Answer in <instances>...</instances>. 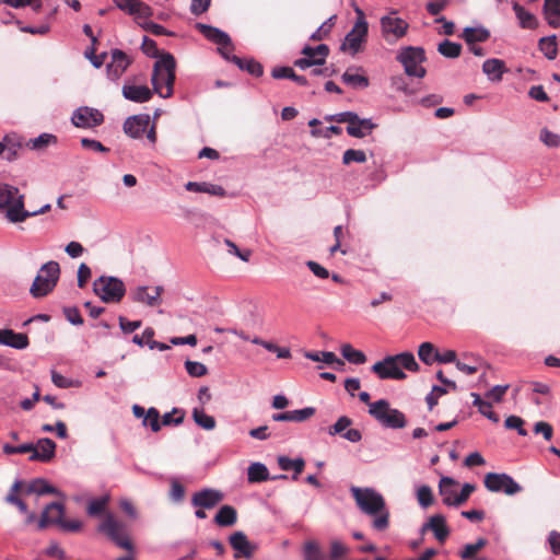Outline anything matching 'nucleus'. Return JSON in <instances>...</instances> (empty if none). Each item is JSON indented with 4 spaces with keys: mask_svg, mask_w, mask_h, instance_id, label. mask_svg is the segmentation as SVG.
Segmentation results:
<instances>
[{
    "mask_svg": "<svg viewBox=\"0 0 560 560\" xmlns=\"http://www.w3.org/2000/svg\"><path fill=\"white\" fill-rule=\"evenodd\" d=\"M186 189L189 191L206 192V194L219 196V197L226 196V191L222 186L210 184V183L188 182L186 184Z\"/></svg>",
    "mask_w": 560,
    "mask_h": 560,
    "instance_id": "31",
    "label": "nucleus"
},
{
    "mask_svg": "<svg viewBox=\"0 0 560 560\" xmlns=\"http://www.w3.org/2000/svg\"><path fill=\"white\" fill-rule=\"evenodd\" d=\"M401 368L410 372H417L419 370V364L411 352L387 355L382 361L374 363L371 370L381 380H405L407 375Z\"/></svg>",
    "mask_w": 560,
    "mask_h": 560,
    "instance_id": "2",
    "label": "nucleus"
},
{
    "mask_svg": "<svg viewBox=\"0 0 560 560\" xmlns=\"http://www.w3.org/2000/svg\"><path fill=\"white\" fill-rule=\"evenodd\" d=\"M540 140L548 147H558L560 144V137L546 128L540 132Z\"/></svg>",
    "mask_w": 560,
    "mask_h": 560,
    "instance_id": "63",
    "label": "nucleus"
},
{
    "mask_svg": "<svg viewBox=\"0 0 560 560\" xmlns=\"http://www.w3.org/2000/svg\"><path fill=\"white\" fill-rule=\"evenodd\" d=\"M545 15L560 16V0H545Z\"/></svg>",
    "mask_w": 560,
    "mask_h": 560,
    "instance_id": "64",
    "label": "nucleus"
},
{
    "mask_svg": "<svg viewBox=\"0 0 560 560\" xmlns=\"http://www.w3.org/2000/svg\"><path fill=\"white\" fill-rule=\"evenodd\" d=\"M332 28V24H329L328 22H324L312 35L311 40L317 42L323 40L330 34Z\"/></svg>",
    "mask_w": 560,
    "mask_h": 560,
    "instance_id": "62",
    "label": "nucleus"
},
{
    "mask_svg": "<svg viewBox=\"0 0 560 560\" xmlns=\"http://www.w3.org/2000/svg\"><path fill=\"white\" fill-rule=\"evenodd\" d=\"M483 483L491 492L502 491L508 495H513L522 491V487L506 474L488 472Z\"/></svg>",
    "mask_w": 560,
    "mask_h": 560,
    "instance_id": "11",
    "label": "nucleus"
},
{
    "mask_svg": "<svg viewBox=\"0 0 560 560\" xmlns=\"http://www.w3.org/2000/svg\"><path fill=\"white\" fill-rule=\"evenodd\" d=\"M376 125L371 119H362L358 117V120L352 126H347V132L349 136L354 138H363L369 135Z\"/></svg>",
    "mask_w": 560,
    "mask_h": 560,
    "instance_id": "32",
    "label": "nucleus"
},
{
    "mask_svg": "<svg viewBox=\"0 0 560 560\" xmlns=\"http://www.w3.org/2000/svg\"><path fill=\"white\" fill-rule=\"evenodd\" d=\"M305 358H307L312 361H315V362L323 361L324 363L330 364V365H332V364L345 365V362L341 359H339L334 352H329V351L306 352Z\"/></svg>",
    "mask_w": 560,
    "mask_h": 560,
    "instance_id": "41",
    "label": "nucleus"
},
{
    "mask_svg": "<svg viewBox=\"0 0 560 560\" xmlns=\"http://www.w3.org/2000/svg\"><path fill=\"white\" fill-rule=\"evenodd\" d=\"M65 514V506L59 502L49 503L42 512L40 517L37 520V528L45 529L51 524L60 525Z\"/></svg>",
    "mask_w": 560,
    "mask_h": 560,
    "instance_id": "16",
    "label": "nucleus"
},
{
    "mask_svg": "<svg viewBox=\"0 0 560 560\" xmlns=\"http://www.w3.org/2000/svg\"><path fill=\"white\" fill-rule=\"evenodd\" d=\"M340 350L342 357L350 363L363 364L366 362V355L362 351L354 349L349 343L342 345Z\"/></svg>",
    "mask_w": 560,
    "mask_h": 560,
    "instance_id": "40",
    "label": "nucleus"
},
{
    "mask_svg": "<svg viewBox=\"0 0 560 560\" xmlns=\"http://www.w3.org/2000/svg\"><path fill=\"white\" fill-rule=\"evenodd\" d=\"M0 343L15 349H25L28 346V337L11 329H0Z\"/></svg>",
    "mask_w": 560,
    "mask_h": 560,
    "instance_id": "25",
    "label": "nucleus"
},
{
    "mask_svg": "<svg viewBox=\"0 0 560 560\" xmlns=\"http://www.w3.org/2000/svg\"><path fill=\"white\" fill-rule=\"evenodd\" d=\"M60 276V266L57 261L50 260L44 264L35 277L30 293L33 298L39 299L48 295L57 285Z\"/></svg>",
    "mask_w": 560,
    "mask_h": 560,
    "instance_id": "5",
    "label": "nucleus"
},
{
    "mask_svg": "<svg viewBox=\"0 0 560 560\" xmlns=\"http://www.w3.org/2000/svg\"><path fill=\"white\" fill-rule=\"evenodd\" d=\"M476 487L471 483H465L462 488L460 493L455 497L454 506H459L464 504L470 497V494L475 491Z\"/></svg>",
    "mask_w": 560,
    "mask_h": 560,
    "instance_id": "58",
    "label": "nucleus"
},
{
    "mask_svg": "<svg viewBox=\"0 0 560 560\" xmlns=\"http://www.w3.org/2000/svg\"><path fill=\"white\" fill-rule=\"evenodd\" d=\"M112 60L107 65V75L112 80L119 79L131 63V59L120 49H113Z\"/></svg>",
    "mask_w": 560,
    "mask_h": 560,
    "instance_id": "18",
    "label": "nucleus"
},
{
    "mask_svg": "<svg viewBox=\"0 0 560 560\" xmlns=\"http://www.w3.org/2000/svg\"><path fill=\"white\" fill-rule=\"evenodd\" d=\"M439 351L431 342H423L419 346L418 357L427 365L438 362Z\"/></svg>",
    "mask_w": 560,
    "mask_h": 560,
    "instance_id": "35",
    "label": "nucleus"
},
{
    "mask_svg": "<svg viewBox=\"0 0 560 560\" xmlns=\"http://www.w3.org/2000/svg\"><path fill=\"white\" fill-rule=\"evenodd\" d=\"M513 10L520 21V24L523 28H535L537 26V20L535 15L530 12L526 11L521 4L515 2L513 4Z\"/></svg>",
    "mask_w": 560,
    "mask_h": 560,
    "instance_id": "37",
    "label": "nucleus"
},
{
    "mask_svg": "<svg viewBox=\"0 0 560 560\" xmlns=\"http://www.w3.org/2000/svg\"><path fill=\"white\" fill-rule=\"evenodd\" d=\"M505 427L508 429H515L517 430L518 434L522 436L527 435V431L523 428L524 420L517 416H510L505 419L504 422Z\"/></svg>",
    "mask_w": 560,
    "mask_h": 560,
    "instance_id": "56",
    "label": "nucleus"
},
{
    "mask_svg": "<svg viewBox=\"0 0 560 560\" xmlns=\"http://www.w3.org/2000/svg\"><path fill=\"white\" fill-rule=\"evenodd\" d=\"M349 549L339 540L330 542V560H339L348 553Z\"/></svg>",
    "mask_w": 560,
    "mask_h": 560,
    "instance_id": "54",
    "label": "nucleus"
},
{
    "mask_svg": "<svg viewBox=\"0 0 560 560\" xmlns=\"http://www.w3.org/2000/svg\"><path fill=\"white\" fill-rule=\"evenodd\" d=\"M278 465L282 470H294L292 479L296 480L298 476L304 470L305 462L302 458L291 459L287 456H280L278 458Z\"/></svg>",
    "mask_w": 560,
    "mask_h": 560,
    "instance_id": "34",
    "label": "nucleus"
},
{
    "mask_svg": "<svg viewBox=\"0 0 560 560\" xmlns=\"http://www.w3.org/2000/svg\"><path fill=\"white\" fill-rule=\"evenodd\" d=\"M352 424V420L347 417L342 416L340 417L335 424L328 428V433L330 435L341 434L345 433L343 431L349 428Z\"/></svg>",
    "mask_w": 560,
    "mask_h": 560,
    "instance_id": "53",
    "label": "nucleus"
},
{
    "mask_svg": "<svg viewBox=\"0 0 560 560\" xmlns=\"http://www.w3.org/2000/svg\"><path fill=\"white\" fill-rule=\"evenodd\" d=\"M176 61L173 55L166 52L155 61L151 82L153 91L163 98H168L174 93Z\"/></svg>",
    "mask_w": 560,
    "mask_h": 560,
    "instance_id": "3",
    "label": "nucleus"
},
{
    "mask_svg": "<svg viewBox=\"0 0 560 560\" xmlns=\"http://www.w3.org/2000/svg\"><path fill=\"white\" fill-rule=\"evenodd\" d=\"M50 209L51 206L47 203L39 210L27 211L24 207V195L20 194L19 189L9 184H0V211L11 223L24 222L26 219L46 213Z\"/></svg>",
    "mask_w": 560,
    "mask_h": 560,
    "instance_id": "1",
    "label": "nucleus"
},
{
    "mask_svg": "<svg viewBox=\"0 0 560 560\" xmlns=\"http://www.w3.org/2000/svg\"><path fill=\"white\" fill-rule=\"evenodd\" d=\"M352 162L364 163L366 162V154L363 150L348 149L343 152L342 163L349 165Z\"/></svg>",
    "mask_w": 560,
    "mask_h": 560,
    "instance_id": "47",
    "label": "nucleus"
},
{
    "mask_svg": "<svg viewBox=\"0 0 560 560\" xmlns=\"http://www.w3.org/2000/svg\"><path fill=\"white\" fill-rule=\"evenodd\" d=\"M357 22L352 30L346 35L345 42L341 45V50H349L352 55L360 51L362 43L365 42L368 36L369 25L365 20L364 12L360 9H355Z\"/></svg>",
    "mask_w": 560,
    "mask_h": 560,
    "instance_id": "9",
    "label": "nucleus"
},
{
    "mask_svg": "<svg viewBox=\"0 0 560 560\" xmlns=\"http://www.w3.org/2000/svg\"><path fill=\"white\" fill-rule=\"evenodd\" d=\"M150 122V116L140 114L128 117L124 122V131L131 138H140L147 130Z\"/></svg>",
    "mask_w": 560,
    "mask_h": 560,
    "instance_id": "20",
    "label": "nucleus"
},
{
    "mask_svg": "<svg viewBox=\"0 0 560 560\" xmlns=\"http://www.w3.org/2000/svg\"><path fill=\"white\" fill-rule=\"evenodd\" d=\"M143 424L150 425L153 432H159L161 430L160 412L156 408L151 407L148 409L143 420Z\"/></svg>",
    "mask_w": 560,
    "mask_h": 560,
    "instance_id": "48",
    "label": "nucleus"
},
{
    "mask_svg": "<svg viewBox=\"0 0 560 560\" xmlns=\"http://www.w3.org/2000/svg\"><path fill=\"white\" fill-rule=\"evenodd\" d=\"M303 556L304 560H326V556L320 550L319 545L313 540L304 544Z\"/></svg>",
    "mask_w": 560,
    "mask_h": 560,
    "instance_id": "45",
    "label": "nucleus"
},
{
    "mask_svg": "<svg viewBox=\"0 0 560 560\" xmlns=\"http://www.w3.org/2000/svg\"><path fill=\"white\" fill-rule=\"evenodd\" d=\"M100 533H103L110 541L117 547L127 551L133 550V544L130 539L128 525L119 521L116 516L107 513L97 527Z\"/></svg>",
    "mask_w": 560,
    "mask_h": 560,
    "instance_id": "4",
    "label": "nucleus"
},
{
    "mask_svg": "<svg viewBox=\"0 0 560 560\" xmlns=\"http://www.w3.org/2000/svg\"><path fill=\"white\" fill-rule=\"evenodd\" d=\"M139 25L147 32H150L151 34L155 35V36H162V35H166V36H170L172 35L171 32H168L164 26L158 24V23H154L152 21H143V22H139Z\"/></svg>",
    "mask_w": 560,
    "mask_h": 560,
    "instance_id": "51",
    "label": "nucleus"
},
{
    "mask_svg": "<svg viewBox=\"0 0 560 560\" xmlns=\"http://www.w3.org/2000/svg\"><path fill=\"white\" fill-rule=\"evenodd\" d=\"M315 415V408L306 407L299 410L284 411L281 413L272 415L273 421H293L303 422Z\"/></svg>",
    "mask_w": 560,
    "mask_h": 560,
    "instance_id": "26",
    "label": "nucleus"
},
{
    "mask_svg": "<svg viewBox=\"0 0 560 560\" xmlns=\"http://www.w3.org/2000/svg\"><path fill=\"white\" fill-rule=\"evenodd\" d=\"M23 480H15L7 493L4 501L8 504L16 506L22 514H25V525H32L37 521V515L36 513L28 511L27 504L23 500V497H25L23 494Z\"/></svg>",
    "mask_w": 560,
    "mask_h": 560,
    "instance_id": "12",
    "label": "nucleus"
},
{
    "mask_svg": "<svg viewBox=\"0 0 560 560\" xmlns=\"http://www.w3.org/2000/svg\"><path fill=\"white\" fill-rule=\"evenodd\" d=\"M71 120L75 127L93 128L104 121V115L98 109L85 106L78 108L73 113Z\"/></svg>",
    "mask_w": 560,
    "mask_h": 560,
    "instance_id": "14",
    "label": "nucleus"
},
{
    "mask_svg": "<svg viewBox=\"0 0 560 560\" xmlns=\"http://www.w3.org/2000/svg\"><path fill=\"white\" fill-rule=\"evenodd\" d=\"M185 412L182 409L174 408L171 412H166L162 417L163 425L180 424L184 421Z\"/></svg>",
    "mask_w": 560,
    "mask_h": 560,
    "instance_id": "50",
    "label": "nucleus"
},
{
    "mask_svg": "<svg viewBox=\"0 0 560 560\" xmlns=\"http://www.w3.org/2000/svg\"><path fill=\"white\" fill-rule=\"evenodd\" d=\"M223 499L224 495L220 490L207 488L192 494L191 504L195 508L210 510L217 506Z\"/></svg>",
    "mask_w": 560,
    "mask_h": 560,
    "instance_id": "15",
    "label": "nucleus"
},
{
    "mask_svg": "<svg viewBox=\"0 0 560 560\" xmlns=\"http://www.w3.org/2000/svg\"><path fill=\"white\" fill-rule=\"evenodd\" d=\"M294 70L291 67H276L271 71V75L273 79H290L293 81Z\"/></svg>",
    "mask_w": 560,
    "mask_h": 560,
    "instance_id": "61",
    "label": "nucleus"
},
{
    "mask_svg": "<svg viewBox=\"0 0 560 560\" xmlns=\"http://www.w3.org/2000/svg\"><path fill=\"white\" fill-rule=\"evenodd\" d=\"M509 389V385H497L486 393V398L500 402Z\"/></svg>",
    "mask_w": 560,
    "mask_h": 560,
    "instance_id": "59",
    "label": "nucleus"
},
{
    "mask_svg": "<svg viewBox=\"0 0 560 560\" xmlns=\"http://www.w3.org/2000/svg\"><path fill=\"white\" fill-rule=\"evenodd\" d=\"M408 26V23L398 16L386 15L381 19L382 35L389 44L404 37Z\"/></svg>",
    "mask_w": 560,
    "mask_h": 560,
    "instance_id": "13",
    "label": "nucleus"
},
{
    "mask_svg": "<svg viewBox=\"0 0 560 560\" xmlns=\"http://www.w3.org/2000/svg\"><path fill=\"white\" fill-rule=\"evenodd\" d=\"M342 81L352 86L353 89H365L369 86V78L362 74L352 73L351 69H348L341 77Z\"/></svg>",
    "mask_w": 560,
    "mask_h": 560,
    "instance_id": "39",
    "label": "nucleus"
},
{
    "mask_svg": "<svg viewBox=\"0 0 560 560\" xmlns=\"http://www.w3.org/2000/svg\"><path fill=\"white\" fill-rule=\"evenodd\" d=\"M108 503V498H100L91 501L88 505V513L92 516L103 513Z\"/></svg>",
    "mask_w": 560,
    "mask_h": 560,
    "instance_id": "55",
    "label": "nucleus"
},
{
    "mask_svg": "<svg viewBox=\"0 0 560 560\" xmlns=\"http://www.w3.org/2000/svg\"><path fill=\"white\" fill-rule=\"evenodd\" d=\"M163 291L162 287H154V288H148V287H138L132 292V299L135 302L144 303L149 306H156L161 302V293Z\"/></svg>",
    "mask_w": 560,
    "mask_h": 560,
    "instance_id": "21",
    "label": "nucleus"
},
{
    "mask_svg": "<svg viewBox=\"0 0 560 560\" xmlns=\"http://www.w3.org/2000/svg\"><path fill=\"white\" fill-rule=\"evenodd\" d=\"M122 95L128 101L135 103H144L151 100L153 93L147 85H135L126 83L122 86Z\"/></svg>",
    "mask_w": 560,
    "mask_h": 560,
    "instance_id": "24",
    "label": "nucleus"
},
{
    "mask_svg": "<svg viewBox=\"0 0 560 560\" xmlns=\"http://www.w3.org/2000/svg\"><path fill=\"white\" fill-rule=\"evenodd\" d=\"M231 547L236 551L235 559L241 557L249 559L253 557L256 546L253 545L243 532H235L229 538Z\"/></svg>",
    "mask_w": 560,
    "mask_h": 560,
    "instance_id": "19",
    "label": "nucleus"
},
{
    "mask_svg": "<svg viewBox=\"0 0 560 560\" xmlns=\"http://www.w3.org/2000/svg\"><path fill=\"white\" fill-rule=\"evenodd\" d=\"M457 481L451 477H442L439 483V493L442 497L444 504L452 506L454 505L455 497H457L456 490Z\"/></svg>",
    "mask_w": 560,
    "mask_h": 560,
    "instance_id": "27",
    "label": "nucleus"
},
{
    "mask_svg": "<svg viewBox=\"0 0 560 560\" xmlns=\"http://www.w3.org/2000/svg\"><path fill=\"white\" fill-rule=\"evenodd\" d=\"M33 493H36L39 495L55 494V493H57V490L52 486L48 485V482L45 479H42V478L34 479L31 482L24 481L23 494L30 495Z\"/></svg>",
    "mask_w": 560,
    "mask_h": 560,
    "instance_id": "28",
    "label": "nucleus"
},
{
    "mask_svg": "<svg viewBox=\"0 0 560 560\" xmlns=\"http://www.w3.org/2000/svg\"><path fill=\"white\" fill-rule=\"evenodd\" d=\"M93 291L104 303H119L125 296L126 287L118 278L101 276L93 282Z\"/></svg>",
    "mask_w": 560,
    "mask_h": 560,
    "instance_id": "7",
    "label": "nucleus"
},
{
    "mask_svg": "<svg viewBox=\"0 0 560 560\" xmlns=\"http://www.w3.org/2000/svg\"><path fill=\"white\" fill-rule=\"evenodd\" d=\"M438 51L446 58H457L462 51V45L451 42L448 39L443 40L438 46Z\"/></svg>",
    "mask_w": 560,
    "mask_h": 560,
    "instance_id": "44",
    "label": "nucleus"
},
{
    "mask_svg": "<svg viewBox=\"0 0 560 560\" xmlns=\"http://www.w3.org/2000/svg\"><path fill=\"white\" fill-rule=\"evenodd\" d=\"M194 421L205 430H213L215 428V419L207 415L203 409L195 408L192 411Z\"/></svg>",
    "mask_w": 560,
    "mask_h": 560,
    "instance_id": "42",
    "label": "nucleus"
},
{
    "mask_svg": "<svg viewBox=\"0 0 560 560\" xmlns=\"http://www.w3.org/2000/svg\"><path fill=\"white\" fill-rule=\"evenodd\" d=\"M369 413L386 428L402 429L407 425L405 415L398 409L390 408L389 402L385 399L370 404Z\"/></svg>",
    "mask_w": 560,
    "mask_h": 560,
    "instance_id": "6",
    "label": "nucleus"
},
{
    "mask_svg": "<svg viewBox=\"0 0 560 560\" xmlns=\"http://www.w3.org/2000/svg\"><path fill=\"white\" fill-rule=\"evenodd\" d=\"M15 147L20 148L21 144L12 143L11 139L5 137L4 140L2 142H0V154L7 153V155H5L7 160H9V161L13 160L14 156L16 155V151L14 149Z\"/></svg>",
    "mask_w": 560,
    "mask_h": 560,
    "instance_id": "57",
    "label": "nucleus"
},
{
    "mask_svg": "<svg viewBox=\"0 0 560 560\" xmlns=\"http://www.w3.org/2000/svg\"><path fill=\"white\" fill-rule=\"evenodd\" d=\"M135 4V9L131 11L130 15H133L138 23L147 21V19L152 16L153 10L150 5L140 0H138Z\"/></svg>",
    "mask_w": 560,
    "mask_h": 560,
    "instance_id": "46",
    "label": "nucleus"
},
{
    "mask_svg": "<svg viewBox=\"0 0 560 560\" xmlns=\"http://www.w3.org/2000/svg\"><path fill=\"white\" fill-rule=\"evenodd\" d=\"M57 143V137L51 133H42L37 138L30 139L27 142V147L32 150H44L50 144Z\"/></svg>",
    "mask_w": 560,
    "mask_h": 560,
    "instance_id": "43",
    "label": "nucleus"
},
{
    "mask_svg": "<svg viewBox=\"0 0 560 560\" xmlns=\"http://www.w3.org/2000/svg\"><path fill=\"white\" fill-rule=\"evenodd\" d=\"M431 530L438 541L443 544L450 536V528L446 524V518L442 514H434L429 517L428 522L421 527V533Z\"/></svg>",
    "mask_w": 560,
    "mask_h": 560,
    "instance_id": "17",
    "label": "nucleus"
},
{
    "mask_svg": "<svg viewBox=\"0 0 560 560\" xmlns=\"http://www.w3.org/2000/svg\"><path fill=\"white\" fill-rule=\"evenodd\" d=\"M247 478L252 483L261 482L269 479V471L261 463H253L247 469Z\"/></svg>",
    "mask_w": 560,
    "mask_h": 560,
    "instance_id": "36",
    "label": "nucleus"
},
{
    "mask_svg": "<svg viewBox=\"0 0 560 560\" xmlns=\"http://www.w3.org/2000/svg\"><path fill=\"white\" fill-rule=\"evenodd\" d=\"M462 37L468 45H472L488 40L490 33L488 30L481 27H466L463 31Z\"/></svg>",
    "mask_w": 560,
    "mask_h": 560,
    "instance_id": "33",
    "label": "nucleus"
},
{
    "mask_svg": "<svg viewBox=\"0 0 560 560\" xmlns=\"http://www.w3.org/2000/svg\"><path fill=\"white\" fill-rule=\"evenodd\" d=\"M417 498L422 508H428L433 503V493L429 486H421L417 491Z\"/></svg>",
    "mask_w": 560,
    "mask_h": 560,
    "instance_id": "52",
    "label": "nucleus"
},
{
    "mask_svg": "<svg viewBox=\"0 0 560 560\" xmlns=\"http://www.w3.org/2000/svg\"><path fill=\"white\" fill-rule=\"evenodd\" d=\"M351 493L357 505L362 512L369 515H377L385 510L384 498L372 488L352 487Z\"/></svg>",
    "mask_w": 560,
    "mask_h": 560,
    "instance_id": "8",
    "label": "nucleus"
},
{
    "mask_svg": "<svg viewBox=\"0 0 560 560\" xmlns=\"http://www.w3.org/2000/svg\"><path fill=\"white\" fill-rule=\"evenodd\" d=\"M482 71L492 81H501L504 72L508 71L505 63L501 59H487L482 65Z\"/></svg>",
    "mask_w": 560,
    "mask_h": 560,
    "instance_id": "29",
    "label": "nucleus"
},
{
    "mask_svg": "<svg viewBox=\"0 0 560 560\" xmlns=\"http://www.w3.org/2000/svg\"><path fill=\"white\" fill-rule=\"evenodd\" d=\"M397 60L402 63L406 74L409 77L423 78L425 69L420 66L425 60L424 49L421 47H406L397 56Z\"/></svg>",
    "mask_w": 560,
    "mask_h": 560,
    "instance_id": "10",
    "label": "nucleus"
},
{
    "mask_svg": "<svg viewBox=\"0 0 560 560\" xmlns=\"http://www.w3.org/2000/svg\"><path fill=\"white\" fill-rule=\"evenodd\" d=\"M196 28L209 40L213 42L214 44L222 46V47H229L231 48V38L230 36L222 32L221 30L207 25L203 23H197Z\"/></svg>",
    "mask_w": 560,
    "mask_h": 560,
    "instance_id": "23",
    "label": "nucleus"
},
{
    "mask_svg": "<svg viewBox=\"0 0 560 560\" xmlns=\"http://www.w3.org/2000/svg\"><path fill=\"white\" fill-rule=\"evenodd\" d=\"M185 369L191 377H201L208 373L207 366L197 361L187 360L185 362Z\"/></svg>",
    "mask_w": 560,
    "mask_h": 560,
    "instance_id": "49",
    "label": "nucleus"
},
{
    "mask_svg": "<svg viewBox=\"0 0 560 560\" xmlns=\"http://www.w3.org/2000/svg\"><path fill=\"white\" fill-rule=\"evenodd\" d=\"M539 50L545 55L546 58L552 60L557 57L558 48H557V36L551 35L548 37H542L538 43Z\"/></svg>",
    "mask_w": 560,
    "mask_h": 560,
    "instance_id": "38",
    "label": "nucleus"
},
{
    "mask_svg": "<svg viewBox=\"0 0 560 560\" xmlns=\"http://www.w3.org/2000/svg\"><path fill=\"white\" fill-rule=\"evenodd\" d=\"M56 443L48 438L38 440L37 444L34 445L33 454L30 456V460L49 462L55 457Z\"/></svg>",
    "mask_w": 560,
    "mask_h": 560,
    "instance_id": "22",
    "label": "nucleus"
},
{
    "mask_svg": "<svg viewBox=\"0 0 560 560\" xmlns=\"http://www.w3.org/2000/svg\"><path fill=\"white\" fill-rule=\"evenodd\" d=\"M534 432L536 434L541 433L544 435V439L547 441H550L553 435V429L551 424L545 421H538L534 425Z\"/></svg>",
    "mask_w": 560,
    "mask_h": 560,
    "instance_id": "60",
    "label": "nucleus"
},
{
    "mask_svg": "<svg viewBox=\"0 0 560 560\" xmlns=\"http://www.w3.org/2000/svg\"><path fill=\"white\" fill-rule=\"evenodd\" d=\"M237 521V511L232 505H223L214 516V523L221 527L233 526Z\"/></svg>",
    "mask_w": 560,
    "mask_h": 560,
    "instance_id": "30",
    "label": "nucleus"
}]
</instances>
